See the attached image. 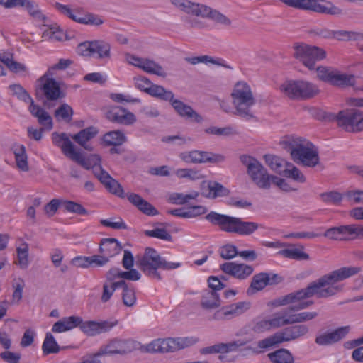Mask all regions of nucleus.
<instances>
[{
  "instance_id": "36",
  "label": "nucleus",
  "mask_w": 363,
  "mask_h": 363,
  "mask_svg": "<svg viewBox=\"0 0 363 363\" xmlns=\"http://www.w3.org/2000/svg\"><path fill=\"white\" fill-rule=\"evenodd\" d=\"M92 57L107 62L111 59V45L103 40L93 41Z\"/></svg>"
},
{
  "instance_id": "40",
  "label": "nucleus",
  "mask_w": 363,
  "mask_h": 363,
  "mask_svg": "<svg viewBox=\"0 0 363 363\" xmlns=\"http://www.w3.org/2000/svg\"><path fill=\"white\" fill-rule=\"evenodd\" d=\"M330 84L335 86H351L354 84V77L352 74H347L335 69L332 76Z\"/></svg>"
},
{
  "instance_id": "63",
  "label": "nucleus",
  "mask_w": 363,
  "mask_h": 363,
  "mask_svg": "<svg viewBox=\"0 0 363 363\" xmlns=\"http://www.w3.org/2000/svg\"><path fill=\"white\" fill-rule=\"evenodd\" d=\"M122 299L123 304L126 306H133L136 302V296L133 288L125 287L123 290Z\"/></svg>"
},
{
  "instance_id": "35",
  "label": "nucleus",
  "mask_w": 363,
  "mask_h": 363,
  "mask_svg": "<svg viewBox=\"0 0 363 363\" xmlns=\"http://www.w3.org/2000/svg\"><path fill=\"white\" fill-rule=\"evenodd\" d=\"M12 150L18 169L23 172H28L29 166L26 147L21 144H15L12 147Z\"/></svg>"
},
{
  "instance_id": "13",
  "label": "nucleus",
  "mask_w": 363,
  "mask_h": 363,
  "mask_svg": "<svg viewBox=\"0 0 363 363\" xmlns=\"http://www.w3.org/2000/svg\"><path fill=\"white\" fill-rule=\"evenodd\" d=\"M138 343L131 339L115 337L101 345L98 350L99 355H125L138 348Z\"/></svg>"
},
{
  "instance_id": "60",
  "label": "nucleus",
  "mask_w": 363,
  "mask_h": 363,
  "mask_svg": "<svg viewBox=\"0 0 363 363\" xmlns=\"http://www.w3.org/2000/svg\"><path fill=\"white\" fill-rule=\"evenodd\" d=\"M185 60L191 65H196L198 63H205V64L211 63L213 65H221V63L219 62L217 60H216L208 55H201V56L186 57Z\"/></svg>"
},
{
  "instance_id": "41",
  "label": "nucleus",
  "mask_w": 363,
  "mask_h": 363,
  "mask_svg": "<svg viewBox=\"0 0 363 363\" xmlns=\"http://www.w3.org/2000/svg\"><path fill=\"white\" fill-rule=\"evenodd\" d=\"M147 94L153 97L165 101H169L170 103L174 96L172 91L165 89L162 86L154 84L151 86L150 89L147 91Z\"/></svg>"
},
{
  "instance_id": "25",
  "label": "nucleus",
  "mask_w": 363,
  "mask_h": 363,
  "mask_svg": "<svg viewBox=\"0 0 363 363\" xmlns=\"http://www.w3.org/2000/svg\"><path fill=\"white\" fill-rule=\"evenodd\" d=\"M97 134V128L94 126H89L81 130L77 134L71 135V138L86 150L91 152L94 150V147L89 143V141L94 138Z\"/></svg>"
},
{
  "instance_id": "50",
  "label": "nucleus",
  "mask_w": 363,
  "mask_h": 363,
  "mask_svg": "<svg viewBox=\"0 0 363 363\" xmlns=\"http://www.w3.org/2000/svg\"><path fill=\"white\" fill-rule=\"evenodd\" d=\"M62 207L67 211L82 216L88 215V211L81 204L72 201L62 199Z\"/></svg>"
},
{
  "instance_id": "10",
  "label": "nucleus",
  "mask_w": 363,
  "mask_h": 363,
  "mask_svg": "<svg viewBox=\"0 0 363 363\" xmlns=\"http://www.w3.org/2000/svg\"><path fill=\"white\" fill-rule=\"evenodd\" d=\"M294 57L301 61L309 69H314L318 61L326 57V52L323 49L311 46L303 43L294 44Z\"/></svg>"
},
{
  "instance_id": "44",
  "label": "nucleus",
  "mask_w": 363,
  "mask_h": 363,
  "mask_svg": "<svg viewBox=\"0 0 363 363\" xmlns=\"http://www.w3.org/2000/svg\"><path fill=\"white\" fill-rule=\"evenodd\" d=\"M141 69L147 73L154 74L160 77H165L167 75L162 66L147 59H144Z\"/></svg>"
},
{
  "instance_id": "8",
  "label": "nucleus",
  "mask_w": 363,
  "mask_h": 363,
  "mask_svg": "<svg viewBox=\"0 0 363 363\" xmlns=\"http://www.w3.org/2000/svg\"><path fill=\"white\" fill-rule=\"evenodd\" d=\"M327 118L335 121L337 125L347 132L363 130V112L357 108H347L338 113H328Z\"/></svg>"
},
{
  "instance_id": "22",
  "label": "nucleus",
  "mask_w": 363,
  "mask_h": 363,
  "mask_svg": "<svg viewBox=\"0 0 363 363\" xmlns=\"http://www.w3.org/2000/svg\"><path fill=\"white\" fill-rule=\"evenodd\" d=\"M349 331V326L340 327L333 331L318 335L315 339V342L320 346L333 345L342 340Z\"/></svg>"
},
{
  "instance_id": "28",
  "label": "nucleus",
  "mask_w": 363,
  "mask_h": 363,
  "mask_svg": "<svg viewBox=\"0 0 363 363\" xmlns=\"http://www.w3.org/2000/svg\"><path fill=\"white\" fill-rule=\"evenodd\" d=\"M28 110L33 116L37 118L38 123L43 126L45 129L48 130L52 129V117L43 108L35 104L34 101H31Z\"/></svg>"
},
{
  "instance_id": "34",
  "label": "nucleus",
  "mask_w": 363,
  "mask_h": 363,
  "mask_svg": "<svg viewBox=\"0 0 363 363\" xmlns=\"http://www.w3.org/2000/svg\"><path fill=\"white\" fill-rule=\"evenodd\" d=\"M82 323V318L79 316L65 317L57 321L52 328L53 333H62L70 330Z\"/></svg>"
},
{
  "instance_id": "20",
  "label": "nucleus",
  "mask_w": 363,
  "mask_h": 363,
  "mask_svg": "<svg viewBox=\"0 0 363 363\" xmlns=\"http://www.w3.org/2000/svg\"><path fill=\"white\" fill-rule=\"evenodd\" d=\"M106 118L113 123L130 125L136 121L135 116L127 109L115 106L111 108L106 113Z\"/></svg>"
},
{
  "instance_id": "42",
  "label": "nucleus",
  "mask_w": 363,
  "mask_h": 363,
  "mask_svg": "<svg viewBox=\"0 0 363 363\" xmlns=\"http://www.w3.org/2000/svg\"><path fill=\"white\" fill-rule=\"evenodd\" d=\"M42 350L44 354H55L59 352L60 348L57 343L54 336L50 333H47L45 338L42 345Z\"/></svg>"
},
{
  "instance_id": "47",
  "label": "nucleus",
  "mask_w": 363,
  "mask_h": 363,
  "mask_svg": "<svg viewBox=\"0 0 363 363\" xmlns=\"http://www.w3.org/2000/svg\"><path fill=\"white\" fill-rule=\"evenodd\" d=\"M319 197L324 203L335 206H339L343 199L342 194L335 191L322 193Z\"/></svg>"
},
{
  "instance_id": "45",
  "label": "nucleus",
  "mask_w": 363,
  "mask_h": 363,
  "mask_svg": "<svg viewBox=\"0 0 363 363\" xmlns=\"http://www.w3.org/2000/svg\"><path fill=\"white\" fill-rule=\"evenodd\" d=\"M199 195V194L197 191H192L187 194L182 193H174L170 195L169 200L172 203L183 205L188 203L190 200L196 199Z\"/></svg>"
},
{
  "instance_id": "58",
  "label": "nucleus",
  "mask_w": 363,
  "mask_h": 363,
  "mask_svg": "<svg viewBox=\"0 0 363 363\" xmlns=\"http://www.w3.org/2000/svg\"><path fill=\"white\" fill-rule=\"evenodd\" d=\"M342 232V238L344 240L357 238L358 225H340Z\"/></svg>"
},
{
  "instance_id": "52",
  "label": "nucleus",
  "mask_w": 363,
  "mask_h": 363,
  "mask_svg": "<svg viewBox=\"0 0 363 363\" xmlns=\"http://www.w3.org/2000/svg\"><path fill=\"white\" fill-rule=\"evenodd\" d=\"M18 256V264L22 269L27 268L28 265V245L23 243L16 249Z\"/></svg>"
},
{
  "instance_id": "55",
  "label": "nucleus",
  "mask_w": 363,
  "mask_h": 363,
  "mask_svg": "<svg viewBox=\"0 0 363 363\" xmlns=\"http://www.w3.org/2000/svg\"><path fill=\"white\" fill-rule=\"evenodd\" d=\"M333 38L337 39L339 40H360L363 39V34L358 33L352 31H346V30H338L333 31Z\"/></svg>"
},
{
  "instance_id": "48",
  "label": "nucleus",
  "mask_w": 363,
  "mask_h": 363,
  "mask_svg": "<svg viewBox=\"0 0 363 363\" xmlns=\"http://www.w3.org/2000/svg\"><path fill=\"white\" fill-rule=\"evenodd\" d=\"M238 317L232 305L225 306L217 310L213 315V319L216 320H229Z\"/></svg>"
},
{
  "instance_id": "12",
  "label": "nucleus",
  "mask_w": 363,
  "mask_h": 363,
  "mask_svg": "<svg viewBox=\"0 0 363 363\" xmlns=\"http://www.w3.org/2000/svg\"><path fill=\"white\" fill-rule=\"evenodd\" d=\"M281 90L291 99L311 98L318 93L317 86L306 81H289L283 84Z\"/></svg>"
},
{
  "instance_id": "46",
  "label": "nucleus",
  "mask_w": 363,
  "mask_h": 363,
  "mask_svg": "<svg viewBox=\"0 0 363 363\" xmlns=\"http://www.w3.org/2000/svg\"><path fill=\"white\" fill-rule=\"evenodd\" d=\"M318 316V313L315 311H304L298 313L289 314L290 320L288 323L291 324L300 323L310 321Z\"/></svg>"
},
{
  "instance_id": "17",
  "label": "nucleus",
  "mask_w": 363,
  "mask_h": 363,
  "mask_svg": "<svg viewBox=\"0 0 363 363\" xmlns=\"http://www.w3.org/2000/svg\"><path fill=\"white\" fill-rule=\"evenodd\" d=\"M94 174L111 193L121 198H125V194L122 186L112 178L101 166L95 167Z\"/></svg>"
},
{
  "instance_id": "51",
  "label": "nucleus",
  "mask_w": 363,
  "mask_h": 363,
  "mask_svg": "<svg viewBox=\"0 0 363 363\" xmlns=\"http://www.w3.org/2000/svg\"><path fill=\"white\" fill-rule=\"evenodd\" d=\"M26 8L28 12L36 18H44L43 14L40 12L38 5L31 0H21L19 6Z\"/></svg>"
},
{
  "instance_id": "39",
  "label": "nucleus",
  "mask_w": 363,
  "mask_h": 363,
  "mask_svg": "<svg viewBox=\"0 0 363 363\" xmlns=\"http://www.w3.org/2000/svg\"><path fill=\"white\" fill-rule=\"evenodd\" d=\"M272 363H294L292 354L286 349H279L267 354Z\"/></svg>"
},
{
  "instance_id": "30",
  "label": "nucleus",
  "mask_w": 363,
  "mask_h": 363,
  "mask_svg": "<svg viewBox=\"0 0 363 363\" xmlns=\"http://www.w3.org/2000/svg\"><path fill=\"white\" fill-rule=\"evenodd\" d=\"M123 247L116 238H103L99 244V252L107 257L108 259L111 257L118 255L122 250Z\"/></svg>"
},
{
  "instance_id": "3",
  "label": "nucleus",
  "mask_w": 363,
  "mask_h": 363,
  "mask_svg": "<svg viewBox=\"0 0 363 363\" xmlns=\"http://www.w3.org/2000/svg\"><path fill=\"white\" fill-rule=\"evenodd\" d=\"M286 144L296 163L312 168L320 164L318 148L309 140L301 137H291L286 141Z\"/></svg>"
},
{
  "instance_id": "26",
  "label": "nucleus",
  "mask_w": 363,
  "mask_h": 363,
  "mask_svg": "<svg viewBox=\"0 0 363 363\" xmlns=\"http://www.w3.org/2000/svg\"><path fill=\"white\" fill-rule=\"evenodd\" d=\"M171 104L177 113L182 117L189 119L196 123H201L203 118L190 106L184 104L182 101L174 99L171 101Z\"/></svg>"
},
{
  "instance_id": "6",
  "label": "nucleus",
  "mask_w": 363,
  "mask_h": 363,
  "mask_svg": "<svg viewBox=\"0 0 363 363\" xmlns=\"http://www.w3.org/2000/svg\"><path fill=\"white\" fill-rule=\"evenodd\" d=\"M231 96L235 114L245 119L254 117L251 108L255 104L256 100L250 86L246 82H238L234 86Z\"/></svg>"
},
{
  "instance_id": "57",
  "label": "nucleus",
  "mask_w": 363,
  "mask_h": 363,
  "mask_svg": "<svg viewBox=\"0 0 363 363\" xmlns=\"http://www.w3.org/2000/svg\"><path fill=\"white\" fill-rule=\"evenodd\" d=\"M281 254L287 258L294 259L297 260L308 259L309 256L307 253L298 249H285L281 251Z\"/></svg>"
},
{
  "instance_id": "23",
  "label": "nucleus",
  "mask_w": 363,
  "mask_h": 363,
  "mask_svg": "<svg viewBox=\"0 0 363 363\" xmlns=\"http://www.w3.org/2000/svg\"><path fill=\"white\" fill-rule=\"evenodd\" d=\"M201 194L208 199L226 196L230 191L221 184L215 181H203L201 184Z\"/></svg>"
},
{
  "instance_id": "38",
  "label": "nucleus",
  "mask_w": 363,
  "mask_h": 363,
  "mask_svg": "<svg viewBox=\"0 0 363 363\" xmlns=\"http://www.w3.org/2000/svg\"><path fill=\"white\" fill-rule=\"evenodd\" d=\"M264 159L272 171L281 176L289 163L284 159L274 155H265Z\"/></svg>"
},
{
  "instance_id": "54",
  "label": "nucleus",
  "mask_w": 363,
  "mask_h": 363,
  "mask_svg": "<svg viewBox=\"0 0 363 363\" xmlns=\"http://www.w3.org/2000/svg\"><path fill=\"white\" fill-rule=\"evenodd\" d=\"M12 287L13 289L12 301L14 303H18L23 297V291L25 287V282L22 279L18 278L14 280Z\"/></svg>"
},
{
  "instance_id": "56",
  "label": "nucleus",
  "mask_w": 363,
  "mask_h": 363,
  "mask_svg": "<svg viewBox=\"0 0 363 363\" xmlns=\"http://www.w3.org/2000/svg\"><path fill=\"white\" fill-rule=\"evenodd\" d=\"M144 233L146 236L156 238L163 240L171 241L172 239V235L165 228L147 230H145Z\"/></svg>"
},
{
  "instance_id": "64",
  "label": "nucleus",
  "mask_w": 363,
  "mask_h": 363,
  "mask_svg": "<svg viewBox=\"0 0 363 363\" xmlns=\"http://www.w3.org/2000/svg\"><path fill=\"white\" fill-rule=\"evenodd\" d=\"M43 38L51 40L61 41L64 38V33L59 29L49 28L43 32Z\"/></svg>"
},
{
  "instance_id": "61",
  "label": "nucleus",
  "mask_w": 363,
  "mask_h": 363,
  "mask_svg": "<svg viewBox=\"0 0 363 363\" xmlns=\"http://www.w3.org/2000/svg\"><path fill=\"white\" fill-rule=\"evenodd\" d=\"M219 254L223 259H230L238 255V251L235 245L227 244L220 248Z\"/></svg>"
},
{
  "instance_id": "33",
  "label": "nucleus",
  "mask_w": 363,
  "mask_h": 363,
  "mask_svg": "<svg viewBox=\"0 0 363 363\" xmlns=\"http://www.w3.org/2000/svg\"><path fill=\"white\" fill-rule=\"evenodd\" d=\"M281 343L278 335V333H275L268 337L261 340L257 342V347H247L245 350H250L252 354H259L264 353L265 351L269 350L270 348Z\"/></svg>"
},
{
  "instance_id": "5",
  "label": "nucleus",
  "mask_w": 363,
  "mask_h": 363,
  "mask_svg": "<svg viewBox=\"0 0 363 363\" xmlns=\"http://www.w3.org/2000/svg\"><path fill=\"white\" fill-rule=\"evenodd\" d=\"M53 143L60 147L62 153L72 160L77 162L82 167L86 169L101 167V158L97 154H91L84 157L79 151H77L74 145L65 133H57L56 132L52 134Z\"/></svg>"
},
{
  "instance_id": "16",
  "label": "nucleus",
  "mask_w": 363,
  "mask_h": 363,
  "mask_svg": "<svg viewBox=\"0 0 363 363\" xmlns=\"http://www.w3.org/2000/svg\"><path fill=\"white\" fill-rule=\"evenodd\" d=\"M50 72H46L38 79L40 90L48 101H56L61 98L60 84L50 75Z\"/></svg>"
},
{
  "instance_id": "9",
  "label": "nucleus",
  "mask_w": 363,
  "mask_h": 363,
  "mask_svg": "<svg viewBox=\"0 0 363 363\" xmlns=\"http://www.w3.org/2000/svg\"><path fill=\"white\" fill-rule=\"evenodd\" d=\"M197 342L198 339L193 337L157 339L147 345L145 351L150 353L173 352L191 346Z\"/></svg>"
},
{
  "instance_id": "21",
  "label": "nucleus",
  "mask_w": 363,
  "mask_h": 363,
  "mask_svg": "<svg viewBox=\"0 0 363 363\" xmlns=\"http://www.w3.org/2000/svg\"><path fill=\"white\" fill-rule=\"evenodd\" d=\"M279 277L277 274H269L268 273H259L253 276L251 284L247 290V294L251 296L256 291L262 290L267 285H272L279 282Z\"/></svg>"
},
{
  "instance_id": "32",
  "label": "nucleus",
  "mask_w": 363,
  "mask_h": 363,
  "mask_svg": "<svg viewBox=\"0 0 363 363\" xmlns=\"http://www.w3.org/2000/svg\"><path fill=\"white\" fill-rule=\"evenodd\" d=\"M201 306L205 310H213L221 305L218 293L212 290L204 289L201 292Z\"/></svg>"
},
{
  "instance_id": "24",
  "label": "nucleus",
  "mask_w": 363,
  "mask_h": 363,
  "mask_svg": "<svg viewBox=\"0 0 363 363\" xmlns=\"http://www.w3.org/2000/svg\"><path fill=\"white\" fill-rule=\"evenodd\" d=\"M223 272L239 279H245L253 272V268L245 264L225 262L220 265Z\"/></svg>"
},
{
  "instance_id": "27",
  "label": "nucleus",
  "mask_w": 363,
  "mask_h": 363,
  "mask_svg": "<svg viewBox=\"0 0 363 363\" xmlns=\"http://www.w3.org/2000/svg\"><path fill=\"white\" fill-rule=\"evenodd\" d=\"M309 331L308 327L300 324L285 328L282 332L277 333L281 342L296 340L306 335Z\"/></svg>"
},
{
  "instance_id": "43",
  "label": "nucleus",
  "mask_w": 363,
  "mask_h": 363,
  "mask_svg": "<svg viewBox=\"0 0 363 363\" xmlns=\"http://www.w3.org/2000/svg\"><path fill=\"white\" fill-rule=\"evenodd\" d=\"M289 313L290 311L289 308H286L279 315H275L274 317L269 319L270 328H276L291 324V323H288V320H290Z\"/></svg>"
},
{
  "instance_id": "2",
  "label": "nucleus",
  "mask_w": 363,
  "mask_h": 363,
  "mask_svg": "<svg viewBox=\"0 0 363 363\" xmlns=\"http://www.w3.org/2000/svg\"><path fill=\"white\" fill-rule=\"evenodd\" d=\"M205 219L213 225L219 227L223 232L243 236L253 234L260 226L257 223L245 221L240 218L221 214L216 211L209 212L206 215Z\"/></svg>"
},
{
  "instance_id": "29",
  "label": "nucleus",
  "mask_w": 363,
  "mask_h": 363,
  "mask_svg": "<svg viewBox=\"0 0 363 363\" xmlns=\"http://www.w3.org/2000/svg\"><path fill=\"white\" fill-rule=\"evenodd\" d=\"M0 62L3 63L12 72L18 73L26 71V67L13 60V55L10 52L0 53ZM6 70L0 65V76H5Z\"/></svg>"
},
{
  "instance_id": "11",
  "label": "nucleus",
  "mask_w": 363,
  "mask_h": 363,
  "mask_svg": "<svg viewBox=\"0 0 363 363\" xmlns=\"http://www.w3.org/2000/svg\"><path fill=\"white\" fill-rule=\"evenodd\" d=\"M284 2L291 7L323 14L340 15L342 11L332 2L325 0H284Z\"/></svg>"
},
{
  "instance_id": "49",
  "label": "nucleus",
  "mask_w": 363,
  "mask_h": 363,
  "mask_svg": "<svg viewBox=\"0 0 363 363\" xmlns=\"http://www.w3.org/2000/svg\"><path fill=\"white\" fill-rule=\"evenodd\" d=\"M284 177L291 178L294 181L300 183H304L306 182V177L293 164L289 163L286 171L284 172Z\"/></svg>"
},
{
  "instance_id": "37",
  "label": "nucleus",
  "mask_w": 363,
  "mask_h": 363,
  "mask_svg": "<svg viewBox=\"0 0 363 363\" xmlns=\"http://www.w3.org/2000/svg\"><path fill=\"white\" fill-rule=\"evenodd\" d=\"M105 146H120L127 141V138L121 130H111L106 133L101 138Z\"/></svg>"
},
{
  "instance_id": "7",
  "label": "nucleus",
  "mask_w": 363,
  "mask_h": 363,
  "mask_svg": "<svg viewBox=\"0 0 363 363\" xmlns=\"http://www.w3.org/2000/svg\"><path fill=\"white\" fill-rule=\"evenodd\" d=\"M240 160L246 167L247 174L253 183L259 189H269L270 188L272 175L268 173L267 169L259 161L247 155H240Z\"/></svg>"
},
{
  "instance_id": "53",
  "label": "nucleus",
  "mask_w": 363,
  "mask_h": 363,
  "mask_svg": "<svg viewBox=\"0 0 363 363\" xmlns=\"http://www.w3.org/2000/svg\"><path fill=\"white\" fill-rule=\"evenodd\" d=\"M73 110L70 106L64 104L55 110V116L57 119H62L66 122L72 121Z\"/></svg>"
},
{
  "instance_id": "15",
  "label": "nucleus",
  "mask_w": 363,
  "mask_h": 363,
  "mask_svg": "<svg viewBox=\"0 0 363 363\" xmlns=\"http://www.w3.org/2000/svg\"><path fill=\"white\" fill-rule=\"evenodd\" d=\"M54 6L62 14L82 24L100 26L104 23L103 19L99 16L92 13H86L82 16H78L76 14L78 11L72 10L68 5L55 2Z\"/></svg>"
},
{
  "instance_id": "1",
  "label": "nucleus",
  "mask_w": 363,
  "mask_h": 363,
  "mask_svg": "<svg viewBox=\"0 0 363 363\" xmlns=\"http://www.w3.org/2000/svg\"><path fill=\"white\" fill-rule=\"evenodd\" d=\"M359 272L360 268L357 267H344L333 270L311 282L306 288L278 298L276 301V306H281L298 302L296 306L288 308L290 312L306 309L313 305V301H304L303 299L309 298L313 296H316L319 298L335 296L344 289V284H338L339 282L358 274Z\"/></svg>"
},
{
  "instance_id": "14",
  "label": "nucleus",
  "mask_w": 363,
  "mask_h": 363,
  "mask_svg": "<svg viewBox=\"0 0 363 363\" xmlns=\"http://www.w3.org/2000/svg\"><path fill=\"white\" fill-rule=\"evenodd\" d=\"M179 157L186 163H212L218 164L225 160L224 155L216 154L207 151L192 150L184 152L179 155Z\"/></svg>"
},
{
  "instance_id": "19",
  "label": "nucleus",
  "mask_w": 363,
  "mask_h": 363,
  "mask_svg": "<svg viewBox=\"0 0 363 363\" xmlns=\"http://www.w3.org/2000/svg\"><path fill=\"white\" fill-rule=\"evenodd\" d=\"M171 3L180 11L188 15L206 18L208 13V6L191 2L189 0H171Z\"/></svg>"
},
{
  "instance_id": "18",
  "label": "nucleus",
  "mask_w": 363,
  "mask_h": 363,
  "mask_svg": "<svg viewBox=\"0 0 363 363\" xmlns=\"http://www.w3.org/2000/svg\"><path fill=\"white\" fill-rule=\"evenodd\" d=\"M116 322H109L103 320L100 322L89 320L83 321L82 318V323L79 324L80 330L88 336H96L103 333H106L111 330L116 325Z\"/></svg>"
},
{
  "instance_id": "59",
  "label": "nucleus",
  "mask_w": 363,
  "mask_h": 363,
  "mask_svg": "<svg viewBox=\"0 0 363 363\" xmlns=\"http://www.w3.org/2000/svg\"><path fill=\"white\" fill-rule=\"evenodd\" d=\"M9 89L13 91L14 95L24 102L30 104L31 101H33L28 93L20 84L10 85Z\"/></svg>"
},
{
  "instance_id": "31",
  "label": "nucleus",
  "mask_w": 363,
  "mask_h": 363,
  "mask_svg": "<svg viewBox=\"0 0 363 363\" xmlns=\"http://www.w3.org/2000/svg\"><path fill=\"white\" fill-rule=\"evenodd\" d=\"M128 201L138 210L147 216H155L158 214L157 210L149 202L143 199L140 195L136 194H125Z\"/></svg>"
},
{
  "instance_id": "62",
  "label": "nucleus",
  "mask_w": 363,
  "mask_h": 363,
  "mask_svg": "<svg viewBox=\"0 0 363 363\" xmlns=\"http://www.w3.org/2000/svg\"><path fill=\"white\" fill-rule=\"evenodd\" d=\"M207 134L215 135L218 136L224 135L228 136L233 134L234 130L232 127L218 128L216 126H210L204 130Z\"/></svg>"
},
{
  "instance_id": "4",
  "label": "nucleus",
  "mask_w": 363,
  "mask_h": 363,
  "mask_svg": "<svg viewBox=\"0 0 363 363\" xmlns=\"http://www.w3.org/2000/svg\"><path fill=\"white\" fill-rule=\"evenodd\" d=\"M136 264L145 276L158 281L162 279L159 270L174 269L181 265L179 262L166 261L152 247H146L144 254L137 257Z\"/></svg>"
}]
</instances>
